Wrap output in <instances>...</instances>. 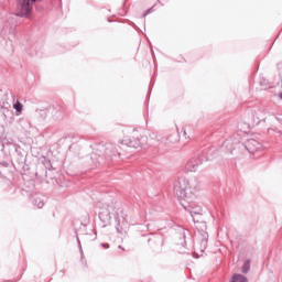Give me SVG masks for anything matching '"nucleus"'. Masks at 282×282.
<instances>
[{"mask_svg": "<svg viewBox=\"0 0 282 282\" xmlns=\"http://www.w3.org/2000/svg\"><path fill=\"white\" fill-rule=\"evenodd\" d=\"M199 193V181L181 176L174 182V194L180 202L193 204Z\"/></svg>", "mask_w": 282, "mask_h": 282, "instance_id": "f257e3e1", "label": "nucleus"}, {"mask_svg": "<svg viewBox=\"0 0 282 282\" xmlns=\"http://www.w3.org/2000/svg\"><path fill=\"white\" fill-rule=\"evenodd\" d=\"M140 144V135L138 132H131L119 142V144L112 150V153L121 155L122 151H124V147H128L129 149H139Z\"/></svg>", "mask_w": 282, "mask_h": 282, "instance_id": "f03ea898", "label": "nucleus"}, {"mask_svg": "<svg viewBox=\"0 0 282 282\" xmlns=\"http://www.w3.org/2000/svg\"><path fill=\"white\" fill-rule=\"evenodd\" d=\"M36 0H18L17 14L18 17H30Z\"/></svg>", "mask_w": 282, "mask_h": 282, "instance_id": "7ed1b4c3", "label": "nucleus"}, {"mask_svg": "<svg viewBox=\"0 0 282 282\" xmlns=\"http://www.w3.org/2000/svg\"><path fill=\"white\" fill-rule=\"evenodd\" d=\"M263 120L265 119L263 118V113L261 111L251 112L248 117V121L251 127H259Z\"/></svg>", "mask_w": 282, "mask_h": 282, "instance_id": "20e7f679", "label": "nucleus"}, {"mask_svg": "<svg viewBox=\"0 0 282 282\" xmlns=\"http://www.w3.org/2000/svg\"><path fill=\"white\" fill-rule=\"evenodd\" d=\"M246 149H247V151H249V153L254 154L258 151H261V144L259 143V141H257L254 139H249L247 141Z\"/></svg>", "mask_w": 282, "mask_h": 282, "instance_id": "39448f33", "label": "nucleus"}, {"mask_svg": "<svg viewBox=\"0 0 282 282\" xmlns=\"http://www.w3.org/2000/svg\"><path fill=\"white\" fill-rule=\"evenodd\" d=\"M100 221H110L111 220V212L109 210V206H105L101 208L99 213Z\"/></svg>", "mask_w": 282, "mask_h": 282, "instance_id": "423d86ee", "label": "nucleus"}, {"mask_svg": "<svg viewBox=\"0 0 282 282\" xmlns=\"http://www.w3.org/2000/svg\"><path fill=\"white\" fill-rule=\"evenodd\" d=\"M230 282H248V280L246 279V276L241 275V274H235L231 278Z\"/></svg>", "mask_w": 282, "mask_h": 282, "instance_id": "0eeeda50", "label": "nucleus"}, {"mask_svg": "<svg viewBox=\"0 0 282 282\" xmlns=\"http://www.w3.org/2000/svg\"><path fill=\"white\" fill-rule=\"evenodd\" d=\"M13 109H15V111H18V113H21L23 111V104H21V101H17L13 105Z\"/></svg>", "mask_w": 282, "mask_h": 282, "instance_id": "6e6552de", "label": "nucleus"}, {"mask_svg": "<svg viewBox=\"0 0 282 282\" xmlns=\"http://www.w3.org/2000/svg\"><path fill=\"white\" fill-rule=\"evenodd\" d=\"M250 270V262H246L242 267V272H248Z\"/></svg>", "mask_w": 282, "mask_h": 282, "instance_id": "1a4fd4ad", "label": "nucleus"}, {"mask_svg": "<svg viewBox=\"0 0 282 282\" xmlns=\"http://www.w3.org/2000/svg\"><path fill=\"white\" fill-rule=\"evenodd\" d=\"M280 98L282 99V93L280 94Z\"/></svg>", "mask_w": 282, "mask_h": 282, "instance_id": "9d476101", "label": "nucleus"}]
</instances>
